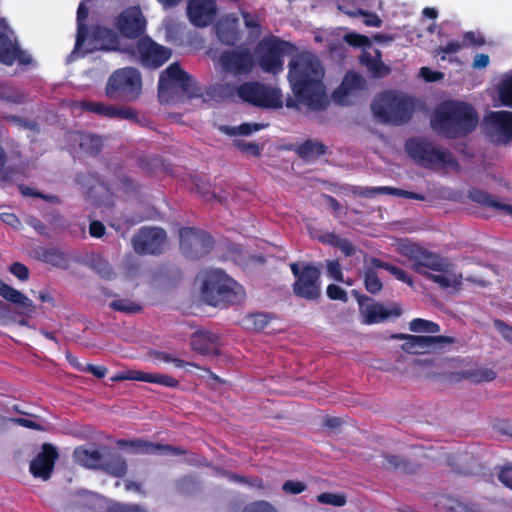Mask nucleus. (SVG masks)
<instances>
[{"label":"nucleus","mask_w":512,"mask_h":512,"mask_svg":"<svg viewBox=\"0 0 512 512\" xmlns=\"http://www.w3.org/2000/svg\"><path fill=\"white\" fill-rule=\"evenodd\" d=\"M327 273L328 275L338 282H343V274L341 271V266L338 261L328 260L327 261Z\"/></svg>","instance_id":"4d7b16f0"},{"label":"nucleus","mask_w":512,"mask_h":512,"mask_svg":"<svg viewBox=\"0 0 512 512\" xmlns=\"http://www.w3.org/2000/svg\"><path fill=\"white\" fill-rule=\"evenodd\" d=\"M294 276L297 278L293 290L294 293L302 298L314 300L320 295L319 277L320 271L314 266H304L299 270L298 264L292 263L290 265Z\"/></svg>","instance_id":"9b49d317"},{"label":"nucleus","mask_w":512,"mask_h":512,"mask_svg":"<svg viewBox=\"0 0 512 512\" xmlns=\"http://www.w3.org/2000/svg\"><path fill=\"white\" fill-rule=\"evenodd\" d=\"M295 151L300 158L305 160L309 157H319L324 155L327 151V147L321 142L308 139L299 145Z\"/></svg>","instance_id":"473e14b6"},{"label":"nucleus","mask_w":512,"mask_h":512,"mask_svg":"<svg viewBox=\"0 0 512 512\" xmlns=\"http://www.w3.org/2000/svg\"><path fill=\"white\" fill-rule=\"evenodd\" d=\"M16 44L6 33L0 31V63L7 66L13 65L12 51Z\"/></svg>","instance_id":"72a5a7b5"},{"label":"nucleus","mask_w":512,"mask_h":512,"mask_svg":"<svg viewBox=\"0 0 512 512\" xmlns=\"http://www.w3.org/2000/svg\"><path fill=\"white\" fill-rule=\"evenodd\" d=\"M110 307L113 308L114 310L127 313L136 312L140 309V307L137 304L131 302L128 299L114 300L110 303Z\"/></svg>","instance_id":"de8ad7c7"},{"label":"nucleus","mask_w":512,"mask_h":512,"mask_svg":"<svg viewBox=\"0 0 512 512\" xmlns=\"http://www.w3.org/2000/svg\"><path fill=\"white\" fill-rule=\"evenodd\" d=\"M384 187H353L352 192L366 198H373L377 194H384Z\"/></svg>","instance_id":"13d9d810"},{"label":"nucleus","mask_w":512,"mask_h":512,"mask_svg":"<svg viewBox=\"0 0 512 512\" xmlns=\"http://www.w3.org/2000/svg\"><path fill=\"white\" fill-rule=\"evenodd\" d=\"M484 127L491 141L508 144L512 141V112L491 111L484 117Z\"/></svg>","instance_id":"f8f14e48"},{"label":"nucleus","mask_w":512,"mask_h":512,"mask_svg":"<svg viewBox=\"0 0 512 512\" xmlns=\"http://www.w3.org/2000/svg\"><path fill=\"white\" fill-rule=\"evenodd\" d=\"M401 314L402 308L398 304H393L390 307L381 303L361 305L362 323L367 325L380 323L389 318H397Z\"/></svg>","instance_id":"412c9836"},{"label":"nucleus","mask_w":512,"mask_h":512,"mask_svg":"<svg viewBox=\"0 0 512 512\" xmlns=\"http://www.w3.org/2000/svg\"><path fill=\"white\" fill-rule=\"evenodd\" d=\"M213 245L210 235L193 228L180 230V246L190 258H198L209 252Z\"/></svg>","instance_id":"dca6fc26"},{"label":"nucleus","mask_w":512,"mask_h":512,"mask_svg":"<svg viewBox=\"0 0 512 512\" xmlns=\"http://www.w3.org/2000/svg\"><path fill=\"white\" fill-rule=\"evenodd\" d=\"M147 21L139 6L124 9L115 20L119 33L129 39H139L146 31Z\"/></svg>","instance_id":"ddd939ff"},{"label":"nucleus","mask_w":512,"mask_h":512,"mask_svg":"<svg viewBox=\"0 0 512 512\" xmlns=\"http://www.w3.org/2000/svg\"><path fill=\"white\" fill-rule=\"evenodd\" d=\"M74 459L77 463L87 468H98L102 466L103 457L100 451L85 448H76L74 451Z\"/></svg>","instance_id":"c756f323"},{"label":"nucleus","mask_w":512,"mask_h":512,"mask_svg":"<svg viewBox=\"0 0 512 512\" xmlns=\"http://www.w3.org/2000/svg\"><path fill=\"white\" fill-rule=\"evenodd\" d=\"M317 500L320 503L334 506H343L346 503V500L342 495L333 493H322L317 496Z\"/></svg>","instance_id":"8fccbe9b"},{"label":"nucleus","mask_w":512,"mask_h":512,"mask_svg":"<svg viewBox=\"0 0 512 512\" xmlns=\"http://www.w3.org/2000/svg\"><path fill=\"white\" fill-rule=\"evenodd\" d=\"M327 295L332 300L347 301V293L341 287L331 284L327 287Z\"/></svg>","instance_id":"680f3d73"},{"label":"nucleus","mask_w":512,"mask_h":512,"mask_svg":"<svg viewBox=\"0 0 512 512\" xmlns=\"http://www.w3.org/2000/svg\"><path fill=\"white\" fill-rule=\"evenodd\" d=\"M239 99L253 106L263 108H281L282 94L276 88L259 82H244L240 84Z\"/></svg>","instance_id":"1a4fd4ad"},{"label":"nucleus","mask_w":512,"mask_h":512,"mask_svg":"<svg viewBox=\"0 0 512 512\" xmlns=\"http://www.w3.org/2000/svg\"><path fill=\"white\" fill-rule=\"evenodd\" d=\"M111 119H126L141 123L137 111L134 108L125 106L118 107L113 105Z\"/></svg>","instance_id":"a19ab883"},{"label":"nucleus","mask_w":512,"mask_h":512,"mask_svg":"<svg viewBox=\"0 0 512 512\" xmlns=\"http://www.w3.org/2000/svg\"><path fill=\"white\" fill-rule=\"evenodd\" d=\"M387 271L391 273L397 280L404 282L411 287L413 286L411 277L403 269L390 264L389 267H387Z\"/></svg>","instance_id":"bf43d9fd"},{"label":"nucleus","mask_w":512,"mask_h":512,"mask_svg":"<svg viewBox=\"0 0 512 512\" xmlns=\"http://www.w3.org/2000/svg\"><path fill=\"white\" fill-rule=\"evenodd\" d=\"M0 296L18 306L25 315L35 312L36 307L30 298L2 281H0Z\"/></svg>","instance_id":"a878e982"},{"label":"nucleus","mask_w":512,"mask_h":512,"mask_svg":"<svg viewBox=\"0 0 512 512\" xmlns=\"http://www.w3.org/2000/svg\"><path fill=\"white\" fill-rule=\"evenodd\" d=\"M498 96L502 105L512 108V76L499 84Z\"/></svg>","instance_id":"ea45409f"},{"label":"nucleus","mask_w":512,"mask_h":512,"mask_svg":"<svg viewBox=\"0 0 512 512\" xmlns=\"http://www.w3.org/2000/svg\"><path fill=\"white\" fill-rule=\"evenodd\" d=\"M288 43L276 37L263 39L259 44V66L265 72L277 73L283 66V55Z\"/></svg>","instance_id":"4468645a"},{"label":"nucleus","mask_w":512,"mask_h":512,"mask_svg":"<svg viewBox=\"0 0 512 512\" xmlns=\"http://www.w3.org/2000/svg\"><path fill=\"white\" fill-rule=\"evenodd\" d=\"M405 149L412 160H452L446 149L425 139L410 138Z\"/></svg>","instance_id":"f3484780"},{"label":"nucleus","mask_w":512,"mask_h":512,"mask_svg":"<svg viewBox=\"0 0 512 512\" xmlns=\"http://www.w3.org/2000/svg\"><path fill=\"white\" fill-rule=\"evenodd\" d=\"M166 243V232L162 228H142L132 238V245L138 254L161 253Z\"/></svg>","instance_id":"2eb2a0df"},{"label":"nucleus","mask_w":512,"mask_h":512,"mask_svg":"<svg viewBox=\"0 0 512 512\" xmlns=\"http://www.w3.org/2000/svg\"><path fill=\"white\" fill-rule=\"evenodd\" d=\"M10 272L21 281L27 280L29 276L28 268L19 262L14 263L10 267Z\"/></svg>","instance_id":"0e129e2a"},{"label":"nucleus","mask_w":512,"mask_h":512,"mask_svg":"<svg viewBox=\"0 0 512 512\" xmlns=\"http://www.w3.org/2000/svg\"><path fill=\"white\" fill-rule=\"evenodd\" d=\"M191 181L194 184L195 190L199 192L206 201L216 200L220 203L227 202L228 193L213 187L207 181V179L199 174H195L191 177Z\"/></svg>","instance_id":"cd10ccee"},{"label":"nucleus","mask_w":512,"mask_h":512,"mask_svg":"<svg viewBox=\"0 0 512 512\" xmlns=\"http://www.w3.org/2000/svg\"><path fill=\"white\" fill-rule=\"evenodd\" d=\"M216 34L220 42L228 46H234L240 40V32L235 20H222L216 25Z\"/></svg>","instance_id":"c85d7f7f"},{"label":"nucleus","mask_w":512,"mask_h":512,"mask_svg":"<svg viewBox=\"0 0 512 512\" xmlns=\"http://www.w3.org/2000/svg\"><path fill=\"white\" fill-rule=\"evenodd\" d=\"M462 42L464 47L466 46H483L485 44V39L481 35H477L473 31L465 32L462 36Z\"/></svg>","instance_id":"6e6d98bb"},{"label":"nucleus","mask_w":512,"mask_h":512,"mask_svg":"<svg viewBox=\"0 0 512 512\" xmlns=\"http://www.w3.org/2000/svg\"><path fill=\"white\" fill-rule=\"evenodd\" d=\"M344 40L350 46L357 47V48L358 47H366V46L371 45V41H370L369 37L362 35V34H358L356 32L347 33L344 36Z\"/></svg>","instance_id":"37998d69"},{"label":"nucleus","mask_w":512,"mask_h":512,"mask_svg":"<svg viewBox=\"0 0 512 512\" xmlns=\"http://www.w3.org/2000/svg\"><path fill=\"white\" fill-rule=\"evenodd\" d=\"M366 80L356 72H348L341 85L333 92V97L339 103L345 105L349 102V97L354 96L357 91L366 88Z\"/></svg>","instance_id":"5701e85b"},{"label":"nucleus","mask_w":512,"mask_h":512,"mask_svg":"<svg viewBox=\"0 0 512 512\" xmlns=\"http://www.w3.org/2000/svg\"><path fill=\"white\" fill-rule=\"evenodd\" d=\"M478 122V113L471 104L454 99L440 102L430 120L432 129L449 139L466 137L476 129Z\"/></svg>","instance_id":"7ed1b4c3"},{"label":"nucleus","mask_w":512,"mask_h":512,"mask_svg":"<svg viewBox=\"0 0 512 512\" xmlns=\"http://www.w3.org/2000/svg\"><path fill=\"white\" fill-rule=\"evenodd\" d=\"M191 347L202 355H215L219 350V338L209 331H198L192 335Z\"/></svg>","instance_id":"393cba45"},{"label":"nucleus","mask_w":512,"mask_h":512,"mask_svg":"<svg viewBox=\"0 0 512 512\" xmlns=\"http://www.w3.org/2000/svg\"><path fill=\"white\" fill-rule=\"evenodd\" d=\"M79 146L88 156L94 157L103 148V139L101 136L93 133L82 134Z\"/></svg>","instance_id":"2f4dec72"},{"label":"nucleus","mask_w":512,"mask_h":512,"mask_svg":"<svg viewBox=\"0 0 512 512\" xmlns=\"http://www.w3.org/2000/svg\"><path fill=\"white\" fill-rule=\"evenodd\" d=\"M242 512H277V510L267 501H255L245 506Z\"/></svg>","instance_id":"09e8293b"},{"label":"nucleus","mask_w":512,"mask_h":512,"mask_svg":"<svg viewBox=\"0 0 512 512\" xmlns=\"http://www.w3.org/2000/svg\"><path fill=\"white\" fill-rule=\"evenodd\" d=\"M124 53L138 60L146 68L156 69L172 56L170 48L158 44L149 36L140 37L135 45L124 47Z\"/></svg>","instance_id":"6e6552de"},{"label":"nucleus","mask_w":512,"mask_h":512,"mask_svg":"<svg viewBox=\"0 0 512 512\" xmlns=\"http://www.w3.org/2000/svg\"><path fill=\"white\" fill-rule=\"evenodd\" d=\"M383 460L381 462L382 466L386 469H401L405 472H408V468L406 467V463L402 461L398 456L394 455H384Z\"/></svg>","instance_id":"a18cd8bd"},{"label":"nucleus","mask_w":512,"mask_h":512,"mask_svg":"<svg viewBox=\"0 0 512 512\" xmlns=\"http://www.w3.org/2000/svg\"><path fill=\"white\" fill-rule=\"evenodd\" d=\"M199 96V89L193 78L178 62L171 63L161 72L158 81V98L161 103L175 102L180 98L192 99Z\"/></svg>","instance_id":"39448f33"},{"label":"nucleus","mask_w":512,"mask_h":512,"mask_svg":"<svg viewBox=\"0 0 512 512\" xmlns=\"http://www.w3.org/2000/svg\"><path fill=\"white\" fill-rule=\"evenodd\" d=\"M222 68L233 75H247L254 67V57L248 49L227 50L221 53Z\"/></svg>","instance_id":"a211bd4d"},{"label":"nucleus","mask_w":512,"mask_h":512,"mask_svg":"<svg viewBox=\"0 0 512 512\" xmlns=\"http://www.w3.org/2000/svg\"><path fill=\"white\" fill-rule=\"evenodd\" d=\"M323 77L321 62L311 52H301L289 63L288 79L295 97L316 111L324 110L329 103Z\"/></svg>","instance_id":"f257e3e1"},{"label":"nucleus","mask_w":512,"mask_h":512,"mask_svg":"<svg viewBox=\"0 0 512 512\" xmlns=\"http://www.w3.org/2000/svg\"><path fill=\"white\" fill-rule=\"evenodd\" d=\"M464 47L463 42L451 41L444 46H439L437 51L443 54H454L459 52Z\"/></svg>","instance_id":"338daca9"},{"label":"nucleus","mask_w":512,"mask_h":512,"mask_svg":"<svg viewBox=\"0 0 512 512\" xmlns=\"http://www.w3.org/2000/svg\"><path fill=\"white\" fill-rule=\"evenodd\" d=\"M244 296L243 287L220 270L208 272L203 280L202 298L209 305L238 303Z\"/></svg>","instance_id":"423d86ee"},{"label":"nucleus","mask_w":512,"mask_h":512,"mask_svg":"<svg viewBox=\"0 0 512 512\" xmlns=\"http://www.w3.org/2000/svg\"><path fill=\"white\" fill-rule=\"evenodd\" d=\"M14 56L13 64L17 61L20 65H29L32 63V57L27 54L26 51L22 50L18 44H16L15 48L12 51Z\"/></svg>","instance_id":"052dcab7"},{"label":"nucleus","mask_w":512,"mask_h":512,"mask_svg":"<svg viewBox=\"0 0 512 512\" xmlns=\"http://www.w3.org/2000/svg\"><path fill=\"white\" fill-rule=\"evenodd\" d=\"M420 75L427 82H435L443 78L442 72L431 70L428 67H422L420 69Z\"/></svg>","instance_id":"69168bd1"},{"label":"nucleus","mask_w":512,"mask_h":512,"mask_svg":"<svg viewBox=\"0 0 512 512\" xmlns=\"http://www.w3.org/2000/svg\"><path fill=\"white\" fill-rule=\"evenodd\" d=\"M92 267L103 278H110L113 275L108 262L99 256L93 258Z\"/></svg>","instance_id":"c03bdc74"},{"label":"nucleus","mask_w":512,"mask_h":512,"mask_svg":"<svg viewBox=\"0 0 512 512\" xmlns=\"http://www.w3.org/2000/svg\"><path fill=\"white\" fill-rule=\"evenodd\" d=\"M117 445L135 454L180 455L184 453L180 448L157 444L144 439H121L117 441Z\"/></svg>","instance_id":"6ab92c4d"},{"label":"nucleus","mask_w":512,"mask_h":512,"mask_svg":"<svg viewBox=\"0 0 512 512\" xmlns=\"http://www.w3.org/2000/svg\"><path fill=\"white\" fill-rule=\"evenodd\" d=\"M364 283L366 290L372 294L378 293L383 287L381 280L371 268L365 270Z\"/></svg>","instance_id":"79ce46f5"},{"label":"nucleus","mask_w":512,"mask_h":512,"mask_svg":"<svg viewBox=\"0 0 512 512\" xmlns=\"http://www.w3.org/2000/svg\"><path fill=\"white\" fill-rule=\"evenodd\" d=\"M360 63L367 68L373 78H382L390 73V68L383 63L382 53L378 49L375 50L374 56L368 51H363Z\"/></svg>","instance_id":"bb28decb"},{"label":"nucleus","mask_w":512,"mask_h":512,"mask_svg":"<svg viewBox=\"0 0 512 512\" xmlns=\"http://www.w3.org/2000/svg\"><path fill=\"white\" fill-rule=\"evenodd\" d=\"M143 382L159 384L165 387H177L179 382L175 378L161 373H146L144 374Z\"/></svg>","instance_id":"58836bf2"},{"label":"nucleus","mask_w":512,"mask_h":512,"mask_svg":"<svg viewBox=\"0 0 512 512\" xmlns=\"http://www.w3.org/2000/svg\"><path fill=\"white\" fill-rule=\"evenodd\" d=\"M264 127L265 125L258 123H242L239 126L233 128L232 134L248 136L253 132L261 130Z\"/></svg>","instance_id":"3c124183"},{"label":"nucleus","mask_w":512,"mask_h":512,"mask_svg":"<svg viewBox=\"0 0 512 512\" xmlns=\"http://www.w3.org/2000/svg\"><path fill=\"white\" fill-rule=\"evenodd\" d=\"M92 42L94 48L104 51H121L124 47H120V40L115 31L104 26H95L92 31Z\"/></svg>","instance_id":"b1692460"},{"label":"nucleus","mask_w":512,"mask_h":512,"mask_svg":"<svg viewBox=\"0 0 512 512\" xmlns=\"http://www.w3.org/2000/svg\"><path fill=\"white\" fill-rule=\"evenodd\" d=\"M142 91V77L133 67L115 70L109 77L105 94L109 99L132 102L139 98Z\"/></svg>","instance_id":"0eeeda50"},{"label":"nucleus","mask_w":512,"mask_h":512,"mask_svg":"<svg viewBox=\"0 0 512 512\" xmlns=\"http://www.w3.org/2000/svg\"><path fill=\"white\" fill-rule=\"evenodd\" d=\"M307 485L302 481L288 480L282 485V490L286 494L297 495L304 492Z\"/></svg>","instance_id":"603ef678"},{"label":"nucleus","mask_w":512,"mask_h":512,"mask_svg":"<svg viewBox=\"0 0 512 512\" xmlns=\"http://www.w3.org/2000/svg\"><path fill=\"white\" fill-rule=\"evenodd\" d=\"M391 338L405 340L402 349L411 354L437 352L455 343V338L449 336H416L399 333L392 335Z\"/></svg>","instance_id":"9d476101"},{"label":"nucleus","mask_w":512,"mask_h":512,"mask_svg":"<svg viewBox=\"0 0 512 512\" xmlns=\"http://www.w3.org/2000/svg\"><path fill=\"white\" fill-rule=\"evenodd\" d=\"M499 480L507 487L512 488V465H506L500 469Z\"/></svg>","instance_id":"774afa93"},{"label":"nucleus","mask_w":512,"mask_h":512,"mask_svg":"<svg viewBox=\"0 0 512 512\" xmlns=\"http://www.w3.org/2000/svg\"><path fill=\"white\" fill-rule=\"evenodd\" d=\"M415 108L413 97L395 90L378 93L371 103L373 115L379 122L395 126L408 123Z\"/></svg>","instance_id":"20e7f679"},{"label":"nucleus","mask_w":512,"mask_h":512,"mask_svg":"<svg viewBox=\"0 0 512 512\" xmlns=\"http://www.w3.org/2000/svg\"><path fill=\"white\" fill-rule=\"evenodd\" d=\"M382 190L384 191V194H392L395 196L405 197L408 199H415V200H420V201H423L425 199V197L421 194L406 191L403 189L384 187V189H382Z\"/></svg>","instance_id":"864d4df0"},{"label":"nucleus","mask_w":512,"mask_h":512,"mask_svg":"<svg viewBox=\"0 0 512 512\" xmlns=\"http://www.w3.org/2000/svg\"><path fill=\"white\" fill-rule=\"evenodd\" d=\"M339 10L343 11L345 14L349 15V16H358V15H361V16H364L365 19H364V24L366 26H369V27H381L383 21L381 20V18L374 12H368V11H364L363 9H355V10H346L344 6L342 5H339L338 6Z\"/></svg>","instance_id":"c9c22d12"},{"label":"nucleus","mask_w":512,"mask_h":512,"mask_svg":"<svg viewBox=\"0 0 512 512\" xmlns=\"http://www.w3.org/2000/svg\"><path fill=\"white\" fill-rule=\"evenodd\" d=\"M239 89L240 85L232 82H226L217 85L214 88V92L215 95L222 100H235L236 97L239 98Z\"/></svg>","instance_id":"4c0bfd02"},{"label":"nucleus","mask_w":512,"mask_h":512,"mask_svg":"<svg viewBox=\"0 0 512 512\" xmlns=\"http://www.w3.org/2000/svg\"><path fill=\"white\" fill-rule=\"evenodd\" d=\"M329 242L337 246L346 256H351L355 253V247L346 239L339 238L335 235H330Z\"/></svg>","instance_id":"49530a36"},{"label":"nucleus","mask_w":512,"mask_h":512,"mask_svg":"<svg viewBox=\"0 0 512 512\" xmlns=\"http://www.w3.org/2000/svg\"><path fill=\"white\" fill-rule=\"evenodd\" d=\"M101 468L115 477H122L126 474L128 467L124 457L119 454H111L103 460Z\"/></svg>","instance_id":"7c9ffc66"},{"label":"nucleus","mask_w":512,"mask_h":512,"mask_svg":"<svg viewBox=\"0 0 512 512\" xmlns=\"http://www.w3.org/2000/svg\"><path fill=\"white\" fill-rule=\"evenodd\" d=\"M247 321L253 329L260 331V330H263L267 326L268 317L264 313H255V314H252L247 319Z\"/></svg>","instance_id":"5fc2aeb1"},{"label":"nucleus","mask_w":512,"mask_h":512,"mask_svg":"<svg viewBox=\"0 0 512 512\" xmlns=\"http://www.w3.org/2000/svg\"><path fill=\"white\" fill-rule=\"evenodd\" d=\"M399 252L410 262V268L443 289L460 290L463 276L446 258L414 243H403Z\"/></svg>","instance_id":"f03ea898"},{"label":"nucleus","mask_w":512,"mask_h":512,"mask_svg":"<svg viewBox=\"0 0 512 512\" xmlns=\"http://www.w3.org/2000/svg\"><path fill=\"white\" fill-rule=\"evenodd\" d=\"M80 108L84 111L111 119L113 105L96 101H81Z\"/></svg>","instance_id":"f704fd0d"},{"label":"nucleus","mask_w":512,"mask_h":512,"mask_svg":"<svg viewBox=\"0 0 512 512\" xmlns=\"http://www.w3.org/2000/svg\"><path fill=\"white\" fill-rule=\"evenodd\" d=\"M57 457L56 448L51 444H44L42 451L31 462L30 472L36 478H41L44 481L48 480Z\"/></svg>","instance_id":"4be33fe9"},{"label":"nucleus","mask_w":512,"mask_h":512,"mask_svg":"<svg viewBox=\"0 0 512 512\" xmlns=\"http://www.w3.org/2000/svg\"><path fill=\"white\" fill-rule=\"evenodd\" d=\"M482 198H483V200H485V202H487V204L489 206L497 209L502 214L512 216V205L506 204V203H503L500 201L492 200V199L486 200L485 196H483Z\"/></svg>","instance_id":"e2e57ef3"},{"label":"nucleus","mask_w":512,"mask_h":512,"mask_svg":"<svg viewBox=\"0 0 512 512\" xmlns=\"http://www.w3.org/2000/svg\"><path fill=\"white\" fill-rule=\"evenodd\" d=\"M409 329L415 333H428L435 334L440 331V327L437 323L425 320L422 318L413 319L409 323Z\"/></svg>","instance_id":"e433bc0d"},{"label":"nucleus","mask_w":512,"mask_h":512,"mask_svg":"<svg viewBox=\"0 0 512 512\" xmlns=\"http://www.w3.org/2000/svg\"><path fill=\"white\" fill-rule=\"evenodd\" d=\"M217 11L215 0H189L187 15L192 24L206 27L214 20Z\"/></svg>","instance_id":"aec40b11"}]
</instances>
